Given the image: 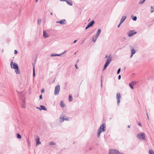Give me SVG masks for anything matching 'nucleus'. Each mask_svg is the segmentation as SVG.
Instances as JSON below:
<instances>
[{"mask_svg": "<svg viewBox=\"0 0 154 154\" xmlns=\"http://www.w3.org/2000/svg\"><path fill=\"white\" fill-rule=\"evenodd\" d=\"M112 54H110L108 58L107 59V60L106 61L105 64L104 66V68L103 69V70H105L107 67V66H109V63H111L112 60Z\"/></svg>", "mask_w": 154, "mask_h": 154, "instance_id": "f257e3e1", "label": "nucleus"}, {"mask_svg": "<svg viewBox=\"0 0 154 154\" xmlns=\"http://www.w3.org/2000/svg\"><path fill=\"white\" fill-rule=\"evenodd\" d=\"M137 137L138 139L145 140V134L143 132L137 134Z\"/></svg>", "mask_w": 154, "mask_h": 154, "instance_id": "f03ea898", "label": "nucleus"}, {"mask_svg": "<svg viewBox=\"0 0 154 154\" xmlns=\"http://www.w3.org/2000/svg\"><path fill=\"white\" fill-rule=\"evenodd\" d=\"M60 90V87L59 85H57L55 87L54 94L55 95H58Z\"/></svg>", "mask_w": 154, "mask_h": 154, "instance_id": "7ed1b4c3", "label": "nucleus"}, {"mask_svg": "<svg viewBox=\"0 0 154 154\" xmlns=\"http://www.w3.org/2000/svg\"><path fill=\"white\" fill-rule=\"evenodd\" d=\"M106 125L105 123L103 124L100 127V128L98 130V131H101V132H103L106 131Z\"/></svg>", "mask_w": 154, "mask_h": 154, "instance_id": "20e7f679", "label": "nucleus"}, {"mask_svg": "<svg viewBox=\"0 0 154 154\" xmlns=\"http://www.w3.org/2000/svg\"><path fill=\"white\" fill-rule=\"evenodd\" d=\"M11 67L12 69H15L18 67V66L17 64L16 63H13L12 61H11Z\"/></svg>", "mask_w": 154, "mask_h": 154, "instance_id": "39448f33", "label": "nucleus"}, {"mask_svg": "<svg viewBox=\"0 0 154 154\" xmlns=\"http://www.w3.org/2000/svg\"><path fill=\"white\" fill-rule=\"evenodd\" d=\"M118 150L117 149H110L108 154H118Z\"/></svg>", "mask_w": 154, "mask_h": 154, "instance_id": "423d86ee", "label": "nucleus"}, {"mask_svg": "<svg viewBox=\"0 0 154 154\" xmlns=\"http://www.w3.org/2000/svg\"><path fill=\"white\" fill-rule=\"evenodd\" d=\"M120 94L119 93H117L116 94V98L117 100V104L119 106L120 102V99H121Z\"/></svg>", "mask_w": 154, "mask_h": 154, "instance_id": "0eeeda50", "label": "nucleus"}, {"mask_svg": "<svg viewBox=\"0 0 154 154\" xmlns=\"http://www.w3.org/2000/svg\"><path fill=\"white\" fill-rule=\"evenodd\" d=\"M136 33L137 32H135L134 30H130L128 32L127 34L129 37H131Z\"/></svg>", "mask_w": 154, "mask_h": 154, "instance_id": "6e6552de", "label": "nucleus"}, {"mask_svg": "<svg viewBox=\"0 0 154 154\" xmlns=\"http://www.w3.org/2000/svg\"><path fill=\"white\" fill-rule=\"evenodd\" d=\"M94 23L95 22L94 20H92L91 21L90 23H88L87 26L86 27L85 30H86L88 28L92 26Z\"/></svg>", "mask_w": 154, "mask_h": 154, "instance_id": "1a4fd4ad", "label": "nucleus"}, {"mask_svg": "<svg viewBox=\"0 0 154 154\" xmlns=\"http://www.w3.org/2000/svg\"><path fill=\"white\" fill-rule=\"evenodd\" d=\"M57 23H60L61 24H65L66 23V20L65 19H63L59 21H57Z\"/></svg>", "mask_w": 154, "mask_h": 154, "instance_id": "9d476101", "label": "nucleus"}, {"mask_svg": "<svg viewBox=\"0 0 154 154\" xmlns=\"http://www.w3.org/2000/svg\"><path fill=\"white\" fill-rule=\"evenodd\" d=\"M131 55L130 57V58H131L133 56V55L135 53L136 51L133 48H132L131 49Z\"/></svg>", "mask_w": 154, "mask_h": 154, "instance_id": "9b49d317", "label": "nucleus"}, {"mask_svg": "<svg viewBox=\"0 0 154 154\" xmlns=\"http://www.w3.org/2000/svg\"><path fill=\"white\" fill-rule=\"evenodd\" d=\"M66 2L69 5L72 6L73 5V2L72 0H66Z\"/></svg>", "mask_w": 154, "mask_h": 154, "instance_id": "f8f14e48", "label": "nucleus"}, {"mask_svg": "<svg viewBox=\"0 0 154 154\" xmlns=\"http://www.w3.org/2000/svg\"><path fill=\"white\" fill-rule=\"evenodd\" d=\"M98 36L95 35L93 36L92 38L93 42H95L98 38Z\"/></svg>", "mask_w": 154, "mask_h": 154, "instance_id": "ddd939ff", "label": "nucleus"}, {"mask_svg": "<svg viewBox=\"0 0 154 154\" xmlns=\"http://www.w3.org/2000/svg\"><path fill=\"white\" fill-rule=\"evenodd\" d=\"M126 16L123 15L122 16V18L120 20V22L121 23H122L124 22V21L126 18Z\"/></svg>", "mask_w": 154, "mask_h": 154, "instance_id": "4468645a", "label": "nucleus"}, {"mask_svg": "<svg viewBox=\"0 0 154 154\" xmlns=\"http://www.w3.org/2000/svg\"><path fill=\"white\" fill-rule=\"evenodd\" d=\"M43 34V36L44 37L46 38L48 37V34L44 30Z\"/></svg>", "mask_w": 154, "mask_h": 154, "instance_id": "2eb2a0df", "label": "nucleus"}, {"mask_svg": "<svg viewBox=\"0 0 154 154\" xmlns=\"http://www.w3.org/2000/svg\"><path fill=\"white\" fill-rule=\"evenodd\" d=\"M40 107H41L40 110H44L45 111H47V109L45 108V107L43 105H40Z\"/></svg>", "mask_w": 154, "mask_h": 154, "instance_id": "dca6fc26", "label": "nucleus"}, {"mask_svg": "<svg viewBox=\"0 0 154 154\" xmlns=\"http://www.w3.org/2000/svg\"><path fill=\"white\" fill-rule=\"evenodd\" d=\"M15 69V73L17 74H20V72L19 69V67L16 68Z\"/></svg>", "mask_w": 154, "mask_h": 154, "instance_id": "f3484780", "label": "nucleus"}, {"mask_svg": "<svg viewBox=\"0 0 154 154\" xmlns=\"http://www.w3.org/2000/svg\"><path fill=\"white\" fill-rule=\"evenodd\" d=\"M101 32V30L100 29H98V31H97L96 35H95L98 36V37L99 35L100 34V33Z\"/></svg>", "mask_w": 154, "mask_h": 154, "instance_id": "a211bd4d", "label": "nucleus"}, {"mask_svg": "<svg viewBox=\"0 0 154 154\" xmlns=\"http://www.w3.org/2000/svg\"><path fill=\"white\" fill-rule=\"evenodd\" d=\"M40 139L38 137H37V139L36 140V145H38L41 144V142L39 141Z\"/></svg>", "mask_w": 154, "mask_h": 154, "instance_id": "6ab92c4d", "label": "nucleus"}, {"mask_svg": "<svg viewBox=\"0 0 154 154\" xmlns=\"http://www.w3.org/2000/svg\"><path fill=\"white\" fill-rule=\"evenodd\" d=\"M73 100L71 94H70L69 95V102L72 101Z\"/></svg>", "mask_w": 154, "mask_h": 154, "instance_id": "aec40b11", "label": "nucleus"}, {"mask_svg": "<svg viewBox=\"0 0 154 154\" xmlns=\"http://www.w3.org/2000/svg\"><path fill=\"white\" fill-rule=\"evenodd\" d=\"M60 105L62 107H64L65 106V104L64 103L63 101H62L60 102Z\"/></svg>", "mask_w": 154, "mask_h": 154, "instance_id": "412c9836", "label": "nucleus"}, {"mask_svg": "<svg viewBox=\"0 0 154 154\" xmlns=\"http://www.w3.org/2000/svg\"><path fill=\"white\" fill-rule=\"evenodd\" d=\"M146 0H140L138 2V4H143Z\"/></svg>", "mask_w": 154, "mask_h": 154, "instance_id": "4be33fe9", "label": "nucleus"}, {"mask_svg": "<svg viewBox=\"0 0 154 154\" xmlns=\"http://www.w3.org/2000/svg\"><path fill=\"white\" fill-rule=\"evenodd\" d=\"M101 132H101V131H99L98 130L97 131V136L98 138H99L100 137V134H101Z\"/></svg>", "mask_w": 154, "mask_h": 154, "instance_id": "5701e85b", "label": "nucleus"}, {"mask_svg": "<svg viewBox=\"0 0 154 154\" xmlns=\"http://www.w3.org/2000/svg\"><path fill=\"white\" fill-rule=\"evenodd\" d=\"M149 154H154V151L152 149H150L149 150Z\"/></svg>", "mask_w": 154, "mask_h": 154, "instance_id": "b1692460", "label": "nucleus"}, {"mask_svg": "<svg viewBox=\"0 0 154 154\" xmlns=\"http://www.w3.org/2000/svg\"><path fill=\"white\" fill-rule=\"evenodd\" d=\"M33 77H34L35 76V66H33Z\"/></svg>", "mask_w": 154, "mask_h": 154, "instance_id": "393cba45", "label": "nucleus"}, {"mask_svg": "<svg viewBox=\"0 0 154 154\" xmlns=\"http://www.w3.org/2000/svg\"><path fill=\"white\" fill-rule=\"evenodd\" d=\"M21 107L22 108H25V100H24L23 101V103L21 105Z\"/></svg>", "mask_w": 154, "mask_h": 154, "instance_id": "a878e982", "label": "nucleus"}, {"mask_svg": "<svg viewBox=\"0 0 154 154\" xmlns=\"http://www.w3.org/2000/svg\"><path fill=\"white\" fill-rule=\"evenodd\" d=\"M60 121L61 122H63L64 121V118H63L60 116Z\"/></svg>", "mask_w": 154, "mask_h": 154, "instance_id": "bb28decb", "label": "nucleus"}, {"mask_svg": "<svg viewBox=\"0 0 154 154\" xmlns=\"http://www.w3.org/2000/svg\"><path fill=\"white\" fill-rule=\"evenodd\" d=\"M17 137L18 138H21V135L19 134H17Z\"/></svg>", "mask_w": 154, "mask_h": 154, "instance_id": "cd10ccee", "label": "nucleus"}, {"mask_svg": "<svg viewBox=\"0 0 154 154\" xmlns=\"http://www.w3.org/2000/svg\"><path fill=\"white\" fill-rule=\"evenodd\" d=\"M49 144L51 145H54L55 144V143L53 142H49Z\"/></svg>", "mask_w": 154, "mask_h": 154, "instance_id": "c85d7f7f", "label": "nucleus"}, {"mask_svg": "<svg viewBox=\"0 0 154 154\" xmlns=\"http://www.w3.org/2000/svg\"><path fill=\"white\" fill-rule=\"evenodd\" d=\"M131 17L132 18V20L134 21H136L137 19V17L136 16L132 17V16H131Z\"/></svg>", "mask_w": 154, "mask_h": 154, "instance_id": "c756f323", "label": "nucleus"}, {"mask_svg": "<svg viewBox=\"0 0 154 154\" xmlns=\"http://www.w3.org/2000/svg\"><path fill=\"white\" fill-rule=\"evenodd\" d=\"M42 20L41 19H39L38 20V24L40 25L41 23Z\"/></svg>", "mask_w": 154, "mask_h": 154, "instance_id": "7c9ffc66", "label": "nucleus"}, {"mask_svg": "<svg viewBox=\"0 0 154 154\" xmlns=\"http://www.w3.org/2000/svg\"><path fill=\"white\" fill-rule=\"evenodd\" d=\"M50 56L51 57L57 56V54H51Z\"/></svg>", "mask_w": 154, "mask_h": 154, "instance_id": "2f4dec72", "label": "nucleus"}, {"mask_svg": "<svg viewBox=\"0 0 154 154\" xmlns=\"http://www.w3.org/2000/svg\"><path fill=\"white\" fill-rule=\"evenodd\" d=\"M131 84H132L133 85H136L137 83V82L135 81H132L131 82Z\"/></svg>", "mask_w": 154, "mask_h": 154, "instance_id": "473e14b6", "label": "nucleus"}, {"mask_svg": "<svg viewBox=\"0 0 154 154\" xmlns=\"http://www.w3.org/2000/svg\"><path fill=\"white\" fill-rule=\"evenodd\" d=\"M151 8L152 10L151 11V12H153L154 11V6H151Z\"/></svg>", "mask_w": 154, "mask_h": 154, "instance_id": "72a5a7b5", "label": "nucleus"}, {"mask_svg": "<svg viewBox=\"0 0 154 154\" xmlns=\"http://www.w3.org/2000/svg\"><path fill=\"white\" fill-rule=\"evenodd\" d=\"M133 85H132V84H131V83H130L129 84V86H130V87L132 89H133L134 88Z\"/></svg>", "mask_w": 154, "mask_h": 154, "instance_id": "f704fd0d", "label": "nucleus"}, {"mask_svg": "<svg viewBox=\"0 0 154 154\" xmlns=\"http://www.w3.org/2000/svg\"><path fill=\"white\" fill-rule=\"evenodd\" d=\"M120 71H121V68H119L118 69V71H117V74H119V73L120 72Z\"/></svg>", "mask_w": 154, "mask_h": 154, "instance_id": "c9c22d12", "label": "nucleus"}, {"mask_svg": "<svg viewBox=\"0 0 154 154\" xmlns=\"http://www.w3.org/2000/svg\"><path fill=\"white\" fill-rule=\"evenodd\" d=\"M64 120L68 121L69 120V118L67 117V118H64Z\"/></svg>", "mask_w": 154, "mask_h": 154, "instance_id": "e433bc0d", "label": "nucleus"}, {"mask_svg": "<svg viewBox=\"0 0 154 154\" xmlns=\"http://www.w3.org/2000/svg\"><path fill=\"white\" fill-rule=\"evenodd\" d=\"M17 53H18L17 51V50H15L14 52V54H16Z\"/></svg>", "mask_w": 154, "mask_h": 154, "instance_id": "4c0bfd02", "label": "nucleus"}, {"mask_svg": "<svg viewBox=\"0 0 154 154\" xmlns=\"http://www.w3.org/2000/svg\"><path fill=\"white\" fill-rule=\"evenodd\" d=\"M100 82H101V87L102 86V79H101Z\"/></svg>", "mask_w": 154, "mask_h": 154, "instance_id": "58836bf2", "label": "nucleus"}, {"mask_svg": "<svg viewBox=\"0 0 154 154\" xmlns=\"http://www.w3.org/2000/svg\"><path fill=\"white\" fill-rule=\"evenodd\" d=\"M42 98V95L41 94L39 96V99H41Z\"/></svg>", "mask_w": 154, "mask_h": 154, "instance_id": "ea45409f", "label": "nucleus"}, {"mask_svg": "<svg viewBox=\"0 0 154 154\" xmlns=\"http://www.w3.org/2000/svg\"><path fill=\"white\" fill-rule=\"evenodd\" d=\"M41 91V92L42 93H44V92L45 90H44V89H42Z\"/></svg>", "mask_w": 154, "mask_h": 154, "instance_id": "a19ab883", "label": "nucleus"}, {"mask_svg": "<svg viewBox=\"0 0 154 154\" xmlns=\"http://www.w3.org/2000/svg\"><path fill=\"white\" fill-rule=\"evenodd\" d=\"M62 54V53H61L60 54H57V56H61Z\"/></svg>", "mask_w": 154, "mask_h": 154, "instance_id": "79ce46f5", "label": "nucleus"}, {"mask_svg": "<svg viewBox=\"0 0 154 154\" xmlns=\"http://www.w3.org/2000/svg\"><path fill=\"white\" fill-rule=\"evenodd\" d=\"M75 68L76 69H78V67L77 66V64H76L75 65Z\"/></svg>", "mask_w": 154, "mask_h": 154, "instance_id": "37998d69", "label": "nucleus"}, {"mask_svg": "<svg viewBox=\"0 0 154 154\" xmlns=\"http://www.w3.org/2000/svg\"><path fill=\"white\" fill-rule=\"evenodd\" d=\"M146 116H147V119L148 120H149V116H148V114L147 113H146Z\"/></svg>", "mask_w": 154, "mask_h": 154, "instance_id": "c03bdc74", "label": "nucleus"}, {"mask_svg": "<svg viewBox=\"0 0 154 154\" xmlns=\"http://www.w3.org/2000/svg\"><path fill=\"white\" fill-rule=\"evenodd\" d=\"M138 124V125L139 126H141L142 125H141V124L140 122H139Z\"/></svg>", "mask_w": 154, "mask_h": 154, "instance_id": "a18cd8bd", "label": "nucleus"}, {"mask_svg": "<svg viewBox=\"0 0 154 154\" xmlns=\"http://www.w3.org/2000/svg\"><path fill=\"white\" fill-rule=\"evenodd\" d=\"M121 76L120 75H119L118 76V79H121Z\"/></svg>", "mask_w": 154, "mask_h": 154, "instance_id": "49530a36", "label": "nucleus"}, {"mask_svg": "<svg viewBox=\"0 0 154 154\" xmlns=\"http://www.w3.org/2000/svg\"><path fill=\"white\" fill-rule=\"evenodd\" d=\"M122 23H120H120L118 25V26H117V27H118V28L119 27H120V26L121 24Z\"/></svg>", "mask_w": 154, "mask_h": 154, "instance_id": "de8ad7c7", "label": "nucleus"}, {"mask_svg": "<svg viewBox=\"0 0 154 154\" xmlns=\"http://www.w3.org/2000/svg\"><path fill=\"white\" fill-rule=\"evenodd\" d=\"M36 109H39V110H40V109H41V107L40 108H39V107H36Z\"/></svg>", "mask_w": 154, "mask_h": 154, "instance_id": "09e8293b", "label": "nucleus"}, {"mask_svg": "<svg viewBox=\"0 0 154 154\" xmlns=\"http://www.w3.org/2000/svg\"><path fill=\"white\" fill-rule=\"evenodd\" d=\"M77 41V40L74 41L73 42V43H76V42Z\"/></svg>", "mask_w": 154, "mask_h": 154, "instance_id": "8fccbe9b", "label": "nucleus"}, {"mask_svg": "<svg viewBox=\"0 0 154 154\" xmlns=\"http://www.w3.org/2000/svg\"><path fill=\"white\" fill-rule=\"evenodd\" d=\"M66 51H64L63 53H62V54H63L64 53H65L66 52Z\"/></svg>", "mask_w": 154, "mask_h": 154, "instance_id": "3c124183", "label": "nucleus"}, {"mask_svg": "<svg viewBox=\"0 0 154 154\" xmlns=\"http://www.w3.org/2000/svg\"><path fill=\"white\" fill-rule=\"evenodd\" d=\"M108 56L107 55H106L105 57V58H107V57H108Z\"/></svg>", "mask_w": 154, "mask_h": 154, "instance_id": "603ef678", "label": "nucleus"}, {"mask_svg": "<svg viewBox=\"0 0 154 154\" xmlns=\"http://www.w3.org/2000/svg\"><path fill=\"white\" fill-rule=\"evenodd\" d=\"M60 1H65V2H66V0H60Z\"/></svg>", "mask_w": 154, "mask_h": 154, "instance_id": "864d4df0", "label": "nucleus"}, {"mask_svg": "<svg viewBox=\"0 0 154 154\" xmlns=\"http://www.w3.org/2000/svg\"><path fill=\"white\" fill-rule=\"evenodd\" d=\"M128 128H130V125H128Z\"/></svg>", "mask_w": 154, "mask_h": 154, "instance_id": "5fc2aeb1", "label": "nucleus"}, {"mask_svg": "<svg viewBox=\"0 0 154 154\" xmlns=\"http://www.w3.org/2000/svg\"><path fill=\"white\" fill-rule=\"evenodd\" d=\"M50 14L51 15H53V14L52 13H51Z\"/></svg>", "mask_w": 154, "mask_h": 154, "instance_id": "6e6d98bb", "label": "nucleus"}, {"mask_svg": "<svg viewBox=\"0 0 154 154\" xmlns=\"http://www.w3.org/2000/svg\"><path fill=\"white\" fill-rule=\"evenodd\" d=\"M38 0H36V2H37V1H38Z\"/></svg>", "mask_w": 154, "mask_h": 154, "instance_id": "4d7b16f0", "label": "nucleus"}]
</instances>
